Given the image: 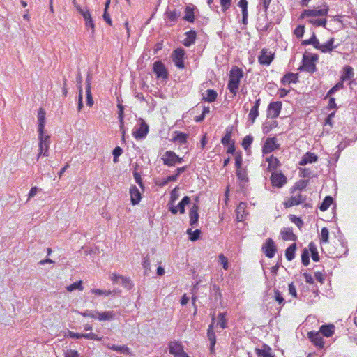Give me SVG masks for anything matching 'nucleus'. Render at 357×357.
Wrapping results in <instances>:
<instances>
[{
	"label": "nucleus",
	"mask_w": 357,
	"mask_h": 357,
	"mask_svg": "<svg viewBox=\"0 0 357 357\" xmlns=\"http://www.w3.org/2000/svg\"><path fill=\"white\" fill-rule=\"evenodd\" d=\"M243 77V71L238 67L234 66L231 69L229 75L227 88L233 96H236L239 87L240 81Z\"/></svg>",
	"instance_id": "f257e3e1"
},
{
	"label": "nucleus",
	"mask_w": 357,
	"mask_h": 357,
	"mask_svg": "<svg viewBox=\"0 0 357 357\" xmlns=\"http://www.w3.org/2000/svg\"><path fill=\"white\" fill-rule=\"evenodd\" d=\"M50 136L45 135L43 133H38V153L37 155L36 160H38L41 156L47 157L49 155V147H50Z\"/></svg>",
	"instance_id": "f03ea898"
},
{
	"label": "nucleus",
	"mask_w": 357,
	"mask_h": 357,
	"mask_svg": "<svg viewBox=\"0 0 357 357\" xmlns=\"http://www.w3.org/2000/svg\"><path fill=\"white\" fill-rule=\"evenodd\" d=\"M318 60L317 54H304L303 59V65L298 68L300 71H307L314 73L316 70L314 61Z\"/></svg>",
	"instance_id": "7ed1b4c3"
},
{
	"label": "nucleus",
	"mask_w": 357,
	"mask_h": 357,
	"mask_svg": "<svg viewBox=\"0 0 357 357\" xmlns=\"http://www.w3.org/2000/svg\"><path fill=\"white\" fill-rule=\"evenodd\" d=\"M165 165L169 167L175 166L176 164H181L183 158H180L172 151H167L165 152L161 158Z\"/></svg>",
	"instance_id": "20e7f679"
},
{
	"label": "nucleus",
	"mask_w": 357,
	"mask_h": 357,
	"mask_svg": "<svg viewBox=\"0 0 357 357\" xmlns=\"http://www.w3.org/2000/svg\"><path fill=\"white\" fill-rule=\"evenodd\" d=\"M185 52L184 50L181 48H178L174 50L172 58V61L174 63L175 66L181 69H183L185 68L184 65V56Z\"/></svg>",
	"instance_id": "39448f33"
},
{
	"label": "nucleus",
	"mask_w": 357,
	"mask_h": 357,
	"mask_svg": "<svg viewBox=\"0 0 357 357\" xmlns=\"http://www.w3.org/2000/svg\"><path fill=\"white\" fill-rule=\"evenodd\" d=\"M139 126L133 131V136L137 139H142L146 137L149 132V126L143 119H139Z\"/></svg>",
	"instance_id": "423d86ee"
},
{
	"label": "nucleus",
	"mask_w": 357,
	"mask_h": 357,
	"mask_svg": "<svg viewBox=\"0 0 357 357\" xmlns=\"http://www.w3.org/2000/svg\"><path fill=\"white\" fill-rule=\"evenodd\" d=\"M262 251L264 255L268 257L272 258L276 252V246L272 238L266 239V242L262 245Z\"/></svg>",
	"instance_id": "0eeeda50"
},
{
	"label": "nucleus",
	"mask_w": 357,
	"mask_h": 357,
	"mask_svg": "<svg viewBox=\"0 0 357 357\" xmlns=\"http://www.w3.org/2000/svg\"><path fill=\"white\" fill-rule=\"evenodd\" d=\"M153 72L158 78L165 79L168 77V71L160 61H157L153 63Z\"/></svg>",
	"instance_id": "6e6552de"
},
{
	"label": "nucleus",
	"mask_w": 357,
	"mask_h": 357,
	"mask_svg": "<svg viewBox=\"0 0 357 357\" xmlns=\"http://www.w3.org/2000/svg\"><path fill=\"white\" fill-rule=\"evenodd\" d=\"M328 8H313L305 10L301 15V18L305 17L326 16L328 14Z\"/></svg>",
	"instance_id": "1a4fd4ad"
},
{
	"label": "nucleus",
	"mask_w": 357,
	"mask_h": 357,
	"mask_svg": "<svg viewBox=\"0 0 357 357\" xmlns=\"http://www.w3.org/2000/svg\"><path fill=\"white\" fill-rule=\"evenodd\" d=\"M214 321H215V318H214V317H213L212 322L209 325L208 331H207V337L210 342V351L211 354L214 353V351H215L214 347H215V345L216 343L215 333L213 330L214 329V323H215Z\"/></svg>",
	"instance_id": "9d476101"
},
{
	"label": "nucleus",
	"mask_w": 357,
	"mask_h": 357,
	"mask_svg": "<svg viewBox=\"0 0 357 357\" xmlns=\"http://www.w3.org/2000/svg\"><path fill=\"white\" fill-rule=\"evenodd\" d=\"M271 181L273 186L282 188L287 183V178L281 172H273Z\"/></svg>",
	"instance_id": "9b49d317"
},
{
	"label": "nucleus",
	"mask_w": 357,
	"mask_h": 357,
	"mask_svg": "<svg viewBox=\"0 0 357 357\" xmlns=\"http://www.w3.org/2000/svg\"><path fill=\"white\" fill-rule=\"evenodd\" d=\"M282 108V102L277 101L271 102L268 107L267 115L268 117L275 119L280 114Z\"/></svg>",
	"instance_id": "f8f14e48"
},
{
	"label": "nucleus",
	"mask_w": 357,
	"mask_h": 357,
	"mask_svg": "<svg viewBox=\"0 0 357 357\" xmlns=\"http://www.w3.org/2000/svg\"><path fill=\"white\" fill-rule=\"evenodd\" d=\"M273 54L271 52H268L266 49H262L259 56L258 61L261 65L269 66L273 60Z\"/></svg>",
	"instance_id": "ddd939ff"
},
{
	"label": "nucleus",
	"mask_w": 357,
	"mask_h": 357,
	"mask_svg": "<svg viewBox=\"0 0 357 357\" xmlns=\"http://www.w3.org/2000/svg\"><path fill=\"white\" fill-rule=\"evenodd\" d=\"M305 200V198L302 196L301 193H298L291 197L288 198L284 202L285 208H290L302 204Z\"/></svg>",
	"instance_id": "4468645a"
},
{
	"label": "nucleus",
	"mask_w": 357,
	"mask_h": 357,
	"mask_svg": "<svg viewBox=\"0 0 357 357\" xmlns=\"http://www.w3.org/2000/svg\"><path fill=\"white\" fill-rule=\"evenodd\" d=\"M279 145L276 144V139L275 137H268L266 139L262 149L264 154H268L271 153L275 149H278Z\"/></svg>",
	"instance_id": "2eb2a0df"
},
{
	"label": "nucleus",
	"mask_w": 357,
	"mask_h": 357,
	"mask_svg": "<svg viewBox=\"0 0 357 357\" xmlns=\"http://www.w3.org/2000/svg\"><path fill=\"white\" fill-rule=\"evenodd\" d=\"M308 337L316 347L321 349L324 348V341L322 335L319 332H310L308 333Z\"/></svg>",
	"instance_id": "dca6fc26"
},
{
	"label": "nucleus",
	"mask_w": 357,
	"mask_h": 357,
	"mask_svg": "<svg viewBox=\"0 0 357 357\" xmlns=\"http://www.w3.org/2000/svg\"><path fill=\"white\" fill-rule=\"evenodd\" d=\"M178 196L179 195H178L177 190L176 188H174L171 192L170 200L167 205L169 207V211L172 214H176L178 213V210H177L176 207L174 206V204H175V202L178 199Z\"/></svg>",
	"instance_id": "f3484780"
},
{
	"label": "nucleus",
	"mask_w": 357,
	"mask_h": 357,
	"mask_svg": "<svg viewBox=\"0 0 357 357\" xmlns=\"http://www.w3.org/2000/svg\"><path fill=\"white\" fill-rule=\"evenodd\" d=\"M130 195L132 204H138L142 199V196L139 189L135 185H132L130 187Z\"/></svg>",
	"instance_id": "a211bd4d"
},
{
	"label": "nucleus",
	"mask_w": 357,
	"mask_h": 357,
	"mask_svg": "<svg viewBox=\"0 0 357 357\" xmlns=\"http://www.w3.org/2000/svg\"><path fill=\"white\" fill-rule=\"evenodd\" d=\"M199 206L197 204H194L189 212V218H190V224L192 227H195L197 225V222L199 219L198 214Z\"/></svg>",
	"instance_id": "6ab92c4d"
},
{
	"label": "nucleus",
	"mask_w": 357,
	"mask_h": 357,
	"mask_svg": "<svg viewBox=\"0 0 357 357\" xmlns=\"http://www.w3.org/2000/svg\"><path fill=\"white\" fill-rule=\"evenodd\" d=\"M282 238L284 241H296L297 236L294 234L292 228L284 227L280 231Z\"/></svg>",
	"instance_id": "aec40b11"
},
{
	"label": "nucleus",
	"mask_w": 357,
	"mask_h": 357,
	"mask_svg": "<svg viewBox=\"0 0 357 357\" xmlns=\"http://www.w3.org/2000/svg\"><path fill=\"white\" fill-rule=\"evenodd\" d=\"M255 353L259 357H274L271 348L266 344H264L261 349L256 348Z\"/></svg>",
	"instance_id": "412c9836"
},
{
	"label": "nucleus",
	"mask_w": 357,
	"mask_h": 357,
	"mask_svg": "<svg viewBox=\"0 0 357 357\" xmlns=\"http://www.w3.org/2000/svg\"><path fill=\"white\" fill-rule=\"evenodd\" d=\"M334 41H335V38H331L325 44L319 43L318 47L317 49L324 53L330 52L333 49L337 47V46L333 45L334 43Z\"/></svg>",
	"instance_id": "4be33fe9"
},
{
	"label": "nucleus",
	"mask_w": 357,
	"mask_h": 357,
	"mask_svg": "<svg viewBox=\"0 0 357 357\" xmlns=\"http://www.w3.org/2000/svg\"><path fill=\"white\" fill-rule=\"evenodd\" d=\"M298 74L288 73L283 76V77L281 79V83L283 85L295 84L298 82Z\"/></svg>",
	"instance_id": "5701e85b"
},
{
	"label": "nucleus",
	"mask_w": 357,
	"mask_h": 357,
	"mask_svg": "<svg viewBox=\"0 0 357 357\" xmlns=\"http://www.w3.org/2000/svg\"><path fill=\"white\" fill-rule=\"evenodd\" d=\"M96 314H97V318L99 321H110L113 320L115 318V314L113 311H105L102 312H99L96 311Z\"/></svg>",
	"instance_id": "b1692460"
},
{
	"label": "nucleus",
	"mask_w": 357,
	"mask_h": 357,
	"mask_svg": "<svg viewBox=\"0 0 357 357\" xmlns=\"http://www.w3.org/2000/svg\"><path fill=\"white\" fill-rule=\"evenodd\" d=\"M38 133H43L45 124V112L40 108L38 112Z\"/></svg>",
	"instance_id": "393cba45"
},
{
	"label": "nucleus",
	"mask_w": 357,
	"mask_h": 357,
	"mask_svg": "<svg viewBox=\"0 0 357 357\" xmlns=\"http://www.w3.org/2000/svg\"><path fill=\"white\" fill-rule=\"evenodd\" d=\"M186 38L183 40V44L185 47H190L195 43L197 33L194 30H190L185 33Z\"/></svg>",
	"instance_id": "a878e982"
},
{
	"label": "nucleus",
	"mask_w": 357,
	"mask_h": 357,
	"mask_svg": "<svg viewBox=\"0 0 357 357\" xmlns=\"http://www.w3.org/2000/svg\"><path fill=\"white\" fill-rule=\"evenodd\" d=\"M322 335L325 337H331L335 332V326L333 324L322 325L319 331Z\"/></svg>",
	"instance_id": "bb28decb"
},
{
	"label": "nucleus",
	"mask_w": 357,
	"mask_h": 357,
	"mask_svg": "<svg viewBox=\"0 0 357 357\" xmlns=\"http://www.w3.org/2000/svg\"><path fill=\"white\" fill-rule=\"evenodd\" d=\"M317 160V156L312 153H307L305 154L301 159V160L299 162V165L301 166H304L307 165V163H312Z\"/></svg>",
	"instance_id": "cd10ccee"
},
{
	"label": "nucleus",
	"mask_w": 357,
	"mask_h": 357,
	"mask_svg": "<svg viewBox=\"0 0 357 357\" xmlns=\"http://www.w3.org/2000/svg\"><path fill=\"white\" fill-rule=\"evenodd\" d=\"M245 208L246 204L244 202H241L237 208L236 210V219L238 221H243L245 218Z\"/></svg>",
	"instance_id": "c85d7f7f"
},
{
	"label": "nucleus",
	"mask_w": 357,
	"mask_h": 357,
	"mask_svg": "<svg viewBox=\"0 0 357 357\" xmlns=\"http://www.w3.org/2000/svg\"><path fill=\"white\" fill-rule=\"evenodd\" d=\"M84 22H85V26L87 28H90L91 30V35L93 36L94 31H95V24L93 22V20L91 17L90 13H86L85 15H84L83 17Z\"/></svg>",
	"instance_id": "c756f323"
},
{
	"label": "nucleus",
	"mask_w": 357,
	"mask_h": 357,
	"mask_svg": "<svg viewBox=\"0 0 357 357\" xmlns=\"http://www.w3.org/2000/svg\"><path fill=\"white\" fill-rule=\"evenodd\" d=\"M169 353L176 356L183 349L182 345L177 342H170L169 344Z\"/></svg>",
	"instance_id": "7c9ffc66"
},
{
	"label": "nucleus",
	"mask_w": 357,
	"mask_h": 357,
	"mask_svg": "<svg viewBox=\"0 0 357 357\" xmlns=\"http://www.w3.org/2000/svg\"><path fill=\"white\" fill-rule=\"evenodd\" d=\"M166 17L172 22H176L181 16V13L174 9V10H167L165 13Z\"/></svg>",
	"instance_id": "2f4dec72"
},
{
	"label": "nucleus",
	"mask_w": 357,
	"mask_h": 357,
	"mask_svg": "<svg viewBox=\"0 0 357 357\" xmlns=\"http://www.w3.org/2000/svg\"><path fill=\"white\" fill-rule=\"evenodd\" d=\"M174 134L176 135L174 137L173 141L178 142L181 144H184L187 143V139L188 137V134L179 131H176Z\"/></svg>",
	"instance_id": "473e14b6"
},
{
	"label": "nucleus",
	"mask_w": 357,
	"mask_h": 357,
	"mask_svg": "<svg viewBox=\"0 0 357 357\" xmlns=\"http://www.w3.org/2000/svg\"><path fill=\"white\" fill-rule=\"evenodd\" d=\"M266 161L268 162V169L270 171L275 170L280 165V161L273 155L267 158Z\"/></svg>",
	"instance_id": "72a5a7b5"
},
{
	"label": "nucleus",
	"mask_w": 357,
	"mask_h": 357,
	"mask_svg": "<svg viewBox=\"0 0 357 357\" xmlns=\"http://www.w3.org/2000/svg\"><path fill=\"white\" fill-rule=\"evenodd\" d=\"M296 250V244L294 243L289 246L285 250V257L289 261H291L295 257V251Z\"/></svg>",
	"instance_id": "f704fd0d"
},
{
	"label": "nucleus",
	"mask_w": 357,
	"mask_h": 357,
	"mask_svg": "<svg viewBox=\"0 0 357 357\" xmlns=\"http://www.w3.org/2000/svg\"><path fill=\"white\" fill-rule=\"evenodd\" d=\"M190 199L188 196H185L182 200L178 203V206H176L177 210L179 211L180 213L183 214L185 211V207L186 205L190 204Z\"/></svg>",
	"instance_id": "c9c22d12"
},
{
	"label": "nucleus",
	"mask_w": 357,
	"mask_h": 357,
	"mask_svg": "<svg viewBox=\"0 0 357 357\" xmlns=\"http://www.w3.org/2000/svg\"><path fill=\"white\" fill-rule=\"evenodd\" d=\"M206 96L204 97V100L209 102H214L218 96L217 92L213 89L206 90Z\"/></svg>",
	"instance_id": "e433bc0d"
},
{
	"label": "nucleus",
	"mask_w": 357,
	"mask_h": 357,
	"mask_svg": "<svg viewBox=\"0 0 357 357\" xmlns=\"http://www.w3.org/2000/svg\"><path fill=\"white\" fill-rule=\"evenodd\" d=\"M185 16L183 20L189 22H193L195 21L194 8L190 6H187L185 10Z\"/></svg>",
	"instance_id": "4c0bfd02"
},
{
	"label": "nucleus",
	"mask_w": 357,
	"mask_h": 357,
	"mask_svg": "<svg viewBox=\"0 0 357 357\" xmlns=\"http://www.w3.org/2000/svg\"><path fill=\"white\" fill-rule=\"evenodd\" d=\"M353 77H354V70H353L352 67H351V66L344 67L343 74L341 76V79H342V81H345L347 79H350Z\"/></svg>",
	"instance_id": "58836bf2"
},
{
	"label": "nucleus",
	"mask_w": 357,
	"mask_h": 357,
	"mask_svg": "<svg viewBox=\"0 0 357 357\" xmlns=\"http://www.w3.org/2000/svg\"><path fill=\"white\" fill-rule=\"evenodd\" d=\"M309 250L311 252L312 260L318 261L319 260V253L317 252V246L313 242H310L308 245Z\"/></svg>",
	"instance_id": "ea45409f"
},
{
	"label": "nucleus",
	"mask_w": 357,
	"mask_h": 357,
	"mask_svg": "<svg viewBox=\"0 0 357 357\" xmlns=\"http://www.w3.org/2000/svg\"><path fill=\"white\" fill-rule=\"evenodd\" d=\"M186 233L189 236L190 241H195L200 238L201 231L199 229L192 231V229H188Z\"/></svg>",
	"instance_id": "a19ab883"
},
{
	"label": "nucleus",
	"mask_w": 357,
	"mask_h": 357,
	"mask_svg": "<svg viewBox=\"0 0 357 357\" xmlns=\"http://www.w3.org/2000/svg\"><path fill=\"white\" fill-rule=\"evenodd\" d=\"M66 289L69 292L73 291L77 289L79 290V291H82L84 289V287L82 285V281L79 280L78 282L71 284L70 285L67 286Z\"/></svg>",
	"instance_id": "79ce46f5"
},
{
	"label": "nucleus",
	"mask_w": 357,
	"mask_h": 357,
	"mask_svg": "<svg viewBox=\"0 0 357 357\" xmlns=\"http://www.w3.org/2000/svg\"><path fill=\"white\" fill-rule=\"evenodd\" d=\"M319 40L317 38L315 33H314L312 37L308 40H305L302 42V44L304 45H312L314 48H317L319 45Z\"/></svg>",
	"instance_id": "37998d69"
},
{
	"label": "nucleus",
	"mask_w": 357,
	"mask_h": 357,
	"mask_svg": "<svg viewBox=\"0 0 357 357\" xmlns=\"http://www.w3.org/2000/svg\"><path fill=\"white\" fill-rule=\"evenodd\" d=\"M333 203V198L331 197H326L323 202L321 203V204L319 206V208L321 211H326L329 206L331 205V204Z\"/></svg>",
	"instance_id": "c03bdc74"
},
{
	"label": "nucleus",
	"mask_w": 357,
	"mask_h": 357,
	"mask_svg": "<svg viewBox=\"0 0 357 357\" xmlns=\"http://www.w3.org/2000/svg\"><path fill=\"white\" fill-rule=\"evenodd\" d=\"M107 347L113 351H116L120 353H126L128 351V348L126 346H118L115 344H108Z\"/></svg>",
	"instance_id": "a18cd8bd"
},
{
	"label": "nucleus",
	"mask_w": 357,
	"mask_h": 357,
	"mask_svg": "<svg viewBox=\"0 0 357 357\" xmlns=\"http://www.w3.org/2000/svg\"><path fill=\"white\" fill-rule=\"evenodd\" d=\"M259 116V109L252 107L248 114V119L252 123H254L256 118Z\"/></svg>",
	"instance_id": "49530a36"
},
{
	"label": "nucleus",
	"mask_w": 357,
	"mask_h": 357,
	"mask_svg": "<svg viewBox=\"0 0 357 357\" xmlns=\"http://www.w3.org/2000/svg\"><path fill=\"white\" fill-rule=\"evenodd\" d=\"M308 22L311 24H313L316 26H325L326 24V19H310L308 20Z\"/></svg>",
	"instance_id": "de8ad7c7"
},
{
	"label": "nucleus",
	"mask_w": 357,
	"mask_h": 357,
	"mask_svg": "<svg viewBox=\"0 0 357 357\" xmlns=\"http://www.w3.org/2000/svg\"><path fill=\"white\" fill-rule=\"evenodd\" d=\"M217 326H220V327L222 329L227 327V320L224 313H220L218 315Z\"/></svg>",
	"instance_id": "09e8293b"
},
{
	"label": "nucleus",
	"mask_w": 357,
	"mask_h": 357,
	"mask_svg": "<svg viewBox=\"0 0 357 357\" xmlns=\"http://www.w3.org/2000/svg\"><path fill=\"white\" fill-rule=\"evenodd\" d=\"M91 292L92 294H96V295L105 296H108L111 295L113 293L112 291H110V290H102L100 289H92L91 290Z\"/></svg>",
	"instance_id": "8fccbe9b"
},
{
	"label": "nucleus",
	"mask_w": 357,
	"mask_h": 357,
	"mask_svg": "<svg viewBox=\"0 0 357 357\" xmlns=\"http://www.w3.org/2000/svg\"><path fill=\"white\" fill-rule=\"evenodd\" d=\"M301 261L304 266H307L310 264L309 252L307 248L303 249L302 251Z\"/></svg>",
	"instance_id": "3c124183"
},
{
	"label": "nucleus",
	"mask_w": 357,
	"mask_h": 357,
	"mask_svg": "<svg viewBox=\"0 0 357 357\" xmlns=\"http://www.w3.org/2000/svg\"><path fill=\"white\" fill-rule=\"evenodd\" d=\"M329 238V231L326 227H323L321 231V243H328Z\"/></svg>",
	"instance_id": "603ef678"
},
{
	"label": "nucleus",
	"mask_w": 357,
	"mask_h": 357,
	"mask_svg": "<svg viewBox=\"0 0 357 357\" xmlns=\"http://www.w3.org/2000/svg\"><path fill=\"white\" fill-rule=\"evenodd\" d=\"M236 176L238 178L243 182L248 181V178L247 176L246 172L245 170L242 169H236Z\"/></svg>",
	"instance_id": "864d4df0"
},
{
	"label": "nucleus",
	"mask_w": 357,
	"mask_h": 357,
	"mask_svg": "<svg viewBox=\"0 0 357 357\" xmlns=\"http://www.w3.org/2000/svg\"><path fill=\"white\" fill-rule=\"evenodd\" d=\"M231 131L228 130L227 129L226 134L221 139L222 144L225 146L231 144Z\"/></svg>",
	"instance_id": "5fc2aeb1"
},
{
	"label": "nucleus",
	"mask_w": 357,
	"mask_h": 357,
	"mask_svg": "<svg viewBox=\"0 0 357 357\" xmlns=\"http://www.w3.org/2000/svg\"><path fill=\"white\" fill-rule=\"evenodd\" d=\"M253 137L251 135H247L244 137L243 142H242V146L244 148L245 150H248V148L250 146L251 144L252 143Z\"/></svg>",
	"instance_id": "6e6d98bb"
},
{
	"label": "nucleus",
	"mask_w": 357,
	"mask_h": 357,
	"mask_svg": "<svg viewBox=\"0 0 357 357\" xmlns=\"http://www.w3.org/2000/svg\"><path fill=\"white\" fill-rule=\"evenodd\" d=\"M289 219H290V220H291L292 222H294V224H295V225H296L299 229H301V227H303V220H302L300 218H298V217L296 216L295 215H289Z\"/></svg>",
	"instance_id": "4d7b16f0"
},
{
	"label": "nucleus",
	"mask_w": 357,
	"mask_h": 357,
	"mask_svg": "<svg viewBox=\"0 0 357 357\" xmlns=\"http://www.w3.org/2000/svg\"><path fill=\"white\" fill-rule=\"evenodd\" d=\"M274 298L275 300L278 303V304L282 305H284V299L278 289H274Z\"/></svg>",
	"instance_id": "13d9d810"
},
{
	"label": "nucleus",
	"mask_w": 357,
	"mask_h": 357,
	"mask_svg": "<svg viewBox=\"0 0 357 357\" xmlns=\"http://www.w3.org/2000/svg\"><path fill=\"white\" fill-rule=\"evenodd\" d=\"M218 258L220 263L222 265V268L225 270H227L229 268L227 258L223 254L219 255Z\"/></svg>",
	"instance_id": "bf43d9fd"
},
{
	"label": "nucleus",
	"mask_w": 357,
	"mask_h": 357,
	"mask_svg": "<svg viewBox=\"0 0 357 357\" xmlns=\"http://www.w3.org/2000/svg\"><path fill=\"white\" fill-rule=\"evenodd\" d=\"M86 104L89 107H91L93 105V100L92 98L91 89H89V87H86Z\"/></svg>",
	"instance_id": "052dcab7"
},
{
	"label": "nucleus",
	"mask_w": 357,
	"mask_h": 357,
	"mask_svg": "<svg viewBox=\"0 0 357 357\" xmlns=\"http://www.w3.org/2000/svg\"><path fill=\"white\" fill-rule=\"evenodd\" d=\"M123 150L121 147L116 146L113 151L114 162L118 161V158L122 154Z\"/></svg>",
	"instance_id": "680f3d73"
},
{
	"label": "nucleus",
	"mask_w": 357,
	"mask_h": 357,
	"mask_svg": "<svg viewBox=\"0 0 357 357\" xmlns=\"http://www.w3.org/2000/svg\"><path fill=\"white\" fill-rule=\"evenodd\" d=\"M82 336L84 338L89 339V340H101L102 338V337H99L96 334L92 333H86V334L83 333Z\"/></svg>",
	"instance_id": "e2e57ef3"
},
{
	"label": "nucleus",
	"mask_w": 357,
	"mask_h": 357,
	"mask_svg": "<svg viewBox=\"0 0 357 357\" xmlns=\"http://www.w3.org/2000/svg\"><path fill=\"white\" fill-rule=\"evenodd\" d=\"M305 32V26L303 25H299L294 31V34L298 38H301Z\"/></svg>",
	"instance_id": "0e129e2a"
},
{
	"label": "nucleus",
	"mask_w": 357,
	"mask_h": 357,
	"mask_svg": "<svg viewBox=\"0 0 357 357\" xmlns=\"http://www.w3.org/2000/svg\"><path fill=\"white\" fill-rule=\"evenodd\" d=\"M220 6L222 10L225 12L231 6V0H220Z\"/></svg>",
	"instance_id": "69168bd1"
},
{
	"label": "nucleus",
	"mask_w": 357,
	"mask_h": 357,
	"mask_svg": "<svg viewBox=\"0 0 357 357\" xmlns=\"http://www.w3.org/2000/svg\"><path fill=\"white\" fill-rule=\"evenodd\" d=\"M133 176H134V178H135V180L136 183H138V185L142 189H144V185H143V183H142V177H141L140 173H139L137 172H134Z\"/></svg>",
	"instance_id": "338daca9"
},
{
	"label": "nucleus",
	"mask_w": 357,
	"mask_h": 357,
	"mask_svg": "<svg viewBox=\"0 0 357 357\" xmlns=\"http://www.w3.org/2000/svg\"><path fill=\"white\" fill-rule=\"evenodd\" d=\"M120 281H121V283L126 288L128 289H130L132 287V284L130 282V280L124 277V276H122V277H120Z\"/></svg>",
	"instance_id": "774afa93"
}]
</instances>
